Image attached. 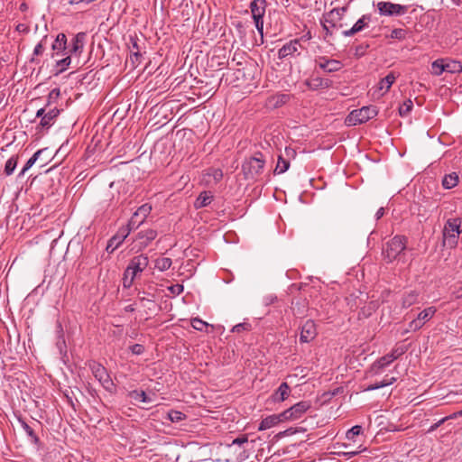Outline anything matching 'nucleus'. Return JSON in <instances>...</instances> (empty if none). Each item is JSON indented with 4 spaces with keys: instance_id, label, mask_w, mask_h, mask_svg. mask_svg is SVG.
<instances>
[{
    "instance_id": "obj_18",
    "label": "nucleus",
    "mask_w": 462,
    "mask_h": 462,
    "mask_svg": "<svg viewBox=\"0 0 462 462\" xmlns=\"http://www.w3.org/2000/svg\"><path fill=\"white\" fill-rule=\"evenodd\" d=\"M86 33L84 32H79L77 33L72 41H71V47L69 51V54H81L84 48V42H85Z\"/></svg>"
},
{
    "instance_id": "obj_37",
    "label": "nucleus",
    "mask_w": 462,
    "mask_h": 462,
    "mask_svg": "<svg viewBox=\"0 0 462 462\" xmlns=\"http://www.w3.org/2000/svg\"><path fill=\"white\" fill-rule=\"evenodd\" d=\"M172 264V261L169 257H161L155 260V268L161 272L167 271Z\"/></svg>"
},
{
    "instance_id": "obj_36",
    "label": "nucleus",
    "mask_w": 462,
    "mask_h": 462,
    "mask_svg": "<svg viewBox=\"0 0 462 462\" xmlns=\"http://www.w3.org/2000/svg\"><path fill=\"white\" fill-rule=\"evenodd\" d=\"M446 224L451 228L452 232H455L458 236L462 233V218H449Z\"/></svg>"
},
{
    "instance_id": "obj_46",
    "label": "nucleus",
    "mask_w": 462,
    "mask_h": 462,
    "mask_svg": "<svg viewBox=\"0 0 462 462\" xmlns=\"http://www.w3.org/2000/svg\"><path fill=\"white\" fill-rule=\"evenodd\" d=\"M406 349L405 348H402V347H397V348H394L391 351V353L387 354V356H389L390 358V361H392V363L396 360L399 356H401L402 355H403L405 353Z\"/></svg>"
},
{
    "instance_id": "obj_27",
    "label": "nucleus",
    "mask_w": 462,
    "mask_h": 462,
    "mask_svg": "<svg viewBox=\"0 0 462 462\" xmlns=\"http://www.w3.org/2000/svg\"><path fill=\"white\" fill-rule=\"evenodd\" d=\"M396 76L393 72H390L387 76L383 78L378 84V89L383 90V94L389 91L392 85L395 82Z\"/></svg>"
},
{
    "instance_id": "obj_12",
    "label": "nucleus",
    "mask_w": 462,
    "mask_h": 462,
    "mask_svg": "<svg viewBox=\"0 0 462 462\" xmlns=\"http://www.w3.org/2000/svg\"><path fill=\"white\" fill-rule=\"evenodd\" d=\"M317 336L316 324L312 319L306 320L300 328V341L301 343H309Z\"/></svg>"
},
{
    "instance_id": "obj_51",
    "label": "nucleus",
    "mask_w": 462,
    "mask_h": 462,
    "mask_svg": "<svg viewBox=\"0 0 462 462\" xmlns=\"http://www.w3.org/2000/svg\"><path fill=\"white\" fill-rule=\"evenodd\" d=\"M305 431V429L303 428H289L278 434V436L284 437V436H291L297 432H303Z\"/></svg>"
},
{
    "instance_id": "obj_56",
    "label": "nucleus",
    "mask_w": 462,
    "mask_h": 462,
    "mask_svg": "<svg viewBox=\"0 0 462 462\" xmlns=\"http://www.w3.org/2000/svg\"><path fill=\"white\" fill-rule=\"evenodd\" d=\"M451 297L454 300H458L462 298V286L454 287L451 291Z\"/></svg>"
},
{
    "instance_id": "obj_39",
    "label": "nucleus",
    "mask_w": 462,
    "mask_h": 462,
    "mask_svg": "<svg viewBox=\"0 0 462 462\" xmlns=\"http://www.w3.org/2000/svg\"><path fill=\"white\" fill-rule=\"evenodd\" d=\"M70 63H71V58H70L69 55H68L67 57H65V58H63V59H61L60 60H57V62H56V67H57L56 75L64 72L69 68Z\"/></svg>"
},
{
    "instance_id": "obj_42",
    "label": "nucleus",
    "mask_w": 462,
    "mask_h": 462,
    "mask_svg": "<svg viewBox=\"0 0 462 462\" xmlns=\"http://www.w3.org/2000/svg\"><path fill=\"white\" fill-rule=\"evenodd\" d=\"M18 158L15 156H12L10 159L7 160L5 166V172L6 175H11L17 165Z\"/></svg>"
},
{
    "instance_id": "obj_57",
    "label": "nucleus",
    "mask_w": 462,
    "mask_h": 462,
    "mask_svg": "<svg viewBox=\"0 0 462 462\" xmlns=\"http://www.w3.org/2000/svg\"><path fill=\"white\" fill-rule=\"evenodd\" d=\"M248 441V439L245 435L242 436V437H239V438H236L233 440L232 444L233 445H238V446H241L242 444H245Z\"/></svg>"
},
{
    "instance_id": "obj_15",
    "label": "nucleus",
    "mask_w": 462,
    "mask_h": 462,
    "mask_svg": "<svg viewBox=\"0 0 462 462\" xmlns=\"http://www.w3.org/2000/svg\"><path fill=\"white\" fill-rule=\"evenodd\" d=\"M310 90L328 88L332 86V80L321 77H315L307 79L304 83Z\"/></svg>"
},
{
    "instance_id": "obj_20",
    "label": "nucleus",
    "mask_w": 462,
    "mask_h": 462,
    "mask_svg": "<svg viewBox=\"0 0 462 462\" xmlns=\"http://www.w3.org/2000/svg\"><path fill=\"white\" fill-rule=\"evenodd\" d=\"M458 235L455 232L451 231V228L448 226L447 224L444 226L443 229V239L444 245H448L450 248H455L458 243Z\"/></svg>"
},
{
    "instance_id": "obj_45",
    "label": "nucleus",
    "mask_w": 462,
    "mask_h": 462,
    "mask_svg": "<svg viewBox=\"0 0 462 462\" xmlns=\"http://www.w3.org/2000/svg\"><path fill=\"white\" fill-rule=\"evenodd\" d=\"M191 326L198 331H204L208 327V324L199 318H194L191 319Z\"/></svg>"
},
{
    "instance_id": "obj_3",
    "label": "nucleus",
    "mask_w": 462,
    "mask_h": 462,
    "mask_svg": "<svg viewBox=\"0 0 462 462\" xmlns=\"http://www.w3.org/2000/svg\"><path fill=\"white\" fill-rule=\"evenodd\" d=\"M408 239L404 236L397 235L389 240L383 248L384 258L388 262H393L401 254L405 249Z\"/></svg>"
},
{
    "instance_id": "obj_5",
    "label": "nucleus",
    "mask_w": 462,
    "mask_h": 462,
    "mask_svg": "<svg viewBox=\"0 0 462 462\" xmlns=\"http://www.w3.org/2000/svg\"><path fill=\"white\" fill-rule=\"evenodd\" d=\"M345 10V8H334L323 15L320 23L323 30L326 32V37L333 34V29L337 28V22L341 20Z\"/></svg>"
},
{
    "instance_id": "obj_41",
    "label": "nucleus",
    "mask_w": 462,
    "mask_h": 462,
    "mask_svg": "<svg viewBox=\"0 0 462 462\" xmlns=\"http://www.w3.org/2000/svg\"><path fill=\"white\" fill-rule=\"evenodd\" d=\"M413 107V103L411 99H407L399 107V114L402 117L407 116Z\"/></svg>"
},
{
    "instance_id": "obj_1",
    "label": "nucleus",
    "mask_w": 462,
    "mask_h": 462,
    "mask_svg": "<svg viewBox=\"0 0 462 462\" xmlns=\"http://www.w3.org/2000/svg\"><path fill=\"white\" fill-rule=\"evenodd\" d=\"M377 114L378 109L375 106H365L351 111L346 118V124L349 126L361 125L375 117Z\"/></svg>"
},
{
    "instance_id": "obj_21",
    "label": "nucleus",
    "mask_w": 462,
    "mask_h": 462,
    "mask_svg": "<svg viewBox=\"0 0 462 462\" xmlns=\"http://www.w3.org/2000/svg\"><path fill=\"white\" fill-rule=\"evenodd\" d=\"M130 48V61L132 63L133 68L138 67L143 59V55L141 53V49L135 40L132 39V45Z\"/></svg>"
},
{
    "instance_id": "obj_34",
    "label": "nucleus",
    "mask_w": 462,
    "mask_h": 462,
    "mask_svg": "<svg viewBox=\"0 0 462 462\" xmlns=\"http://www.w3.org/2000/svg\"><path fill=\"white\" fill-rule=\"evenodd\" d=\"M436 311H437V310L435 307H429V308L424 309L422 311H420L418 314L417 318L425 324L426 322H428L429 320H430L433 318Z\"/></svg>"
},
{
    "instance_id": "obj_2",
    "label": "nucleus",
    "mask_w": 462,
    "mask_h": 462,
    "mask_svg": "<svg viewBox=\"0 0 462 462\" xmlns=\"http://www.w3.org/2000/svg\"><path fill=\"white\" fill-rule=\"evenodd\" d=\"M265 160L261 152L255 153L254 156L245 161L242 164V171L245 180L255 179L260 175L264 168Z\"/></svg>"
},
{
    "instance_id": "obj_50",
    "label": "nucleus",
    "mask_w": 462,
    "mask_h": 462,
    "mask_svg": "<svg viewBox=\"0 0 462 462\" xmlns=\"http://www.w3.org/2000/svg\"><path fill=\"white\" fill-rule=\"evenodd\" d=\"M357 297L354 295H350L346 298L347 305L349 306L350 310H354L359 307L360 300H357Z\"/></svg>"
},
{
    "instance_id": "obj_23",
    "label": "nucleus",
    "mask_w": 462,
    "mask_h": 462,
    "mask_svg": "<svg viewBox=\"0 0 462 462\" xmlns=\"http://www.w3.org/2000/svg\"><path fill=\"white\" fill-rule=\"evenodd\" d=\"M51 49L56 51V54H65L67 50V37L64 33H59L51 45Z\"/></svg>"
},
{
    "instance_id": "obj_47",
    "label": "nucleus",
    "mask_w": 462,
    "mask_h": 462,
    "mask_svg": "<svg viewBox=\"0 0 462 462\" xmlns=\"http://www.w3.org/2000/svg\"><path fill=\"white\" fill-rule=\"evenodd\" d=\"M406 37V32L403 29L396 28L391 32V38L397 40H404Z\"/></svg>"
},
{
    "instance_id": "obj_29",
    "label": "nucleus",
    "mask_w": 462,
    "mask_h": 462,
    "mask_svg": "<svg viewBox=\"0 0 462 462\" xmlns=\"http://www.w3.org/2000/svg\"><path fill=\"white\" fill-rule=\"evenodd\" d=\"M418 292L416 291H411L405 293L402 299V307L407 309L414 305L418 300Z\"/></svg>"
},
{
    "instance_id": "obj_49",
    "label": "nucleus",
    "mask_w": 462,
    "mask_h": 462,
    "mask_svg": "<svg viewBox=\"0 0 462 462\" xmlns=\"http://www.w3.org/2000/svg\"><path fill=\"white\" fill-rule=\"evenodd\" d=\"M134 279L135 278L134 276L125 272L122 279L123 287L125 289L130 288L133 285Z\"/></svg>"
},
{
    "instance_id": "obj_38",
    "label": "nucleus",
    "mask_w": 462,
    "mask_h": 462,
    "mask_svg": "<svg viewBox=\"0 0 462 462\" xmlns=\"http://www.w3.org/2000/svg\"><path fill=\"white\" fill-rule=\"evenodd\" d=\"M290 167V162L283 159L281 155L278 158L277 165L274 169V173L282 174L284 173Z\"/></svg>"
},
{
    "instance_id": "obj_25",
    "label": "nucleus",
    "mask_w": 462,
    "mask_h": 462,
    "mask_svg": "<svg viewBox=\"0 0 462 462\" xmlns=\"http://www.w3.org/2000/svg\"><path fill=\"white\" fill-rule=\"evenodd\" d=\"M156 236L157 231L153 229L140 231L137 235V238L142 240L141 244L143 247L147 246Z\"/></svg>"
},
{
    "instance_id": "obj_33",
    "label": "nucleus",
    "mask_w": 462,
    "mask_h": 462,
    "mask_svg": "<svg viewBox=\"0 0 462 462\" xmlns=\"http://www.w3.org/2000/svg\"><path fill=\"white\" fill-rule=\"evenodd\" d=\"M458 182V176L456 172H452L450 174H447L444 176L442 180V186L447 189H452L457 186Z\"/></svg>"
},
{
    "instance_id": "obj_52",
    "label": "nucleus",
    "mask_w": 462,
    "mask_h": 462,
    "mask_svg": "<svg viewBox=\"0 0 462 462\" xmlns=\"http://www.w3.org/2000/svg\"><path fill=\"white\" fill-rule=\"evenodd\" d=\"M424 323L418 318L414 319L409 323V330L416 331L423 327Z\"/></svg>"
},
{
    "instance_id": "obj_54",
    "label": "nucleus",
    "mask_w": 462,
    "mask_h": 462,
    "mask_svg": "<svg viewBox=\"0 0 462 462\" xmlns=\"http://www.w3.org/2000/svg\"><path fill=\"white\" fill-rule=\"evenodd\" d=\"M216 181H219L223 178V171L221 169H210L208 172Z\"/></svg>"
},
{
    "instance_id": "obj_6",
    "label": "nucleus",
    "mask_w": 462,
    "mask_h": 462,
    "mask_svg": "<svg viewBox=\"0 0 462 462\" xmlns=\"http://www.w3.org/2000/svg\"><path fill=\"white\" fill-rule=\"evenodd\" d=\"M89 368L95 376V378L101 383V385L107 391H111L114 383L111 380L106 369L101 364L97 362H91Z\"/></svg>"
},
{
    "instance_id": "obj_26",
    "label": "nucleus",
    "mask_w": 462,
    "mask_h": 462,
    "mask_svg": "<svg viewBox=\"0 0 462 462\" xmlns=\"http://www.w3.org/2000/svg\"><path fill=\"white\" fill-rule=\"evenodd\" d=\"M212 199H213V195L210 191H203L197 198V199L194 203V207L197 209L207 207L208 205H209L211 203Z\"/></svg>"
},
{
    "instance_id": "obj_14",
    "label": "nucleus",
    "mask_w": 462,
    "mask_h": 462,
    "mask_svg": "<svg viewBox=\"0 0 462 462\" xmlns=\"http://www.w3.org/2000/svg\"><path fill=\"white\" fill-rule=\"evenodd\" d=\"M370 22L371 14H364L349 30H346L342 33L345 37L353 36L354 34L363 31Z\"/></svg>"
},
{
    "instance_id": "obj_30",
    "label": "nucleus",
    "mask_w": 462,
    "mask_h": 462,
    "mask_svg": "<svg viewBox=\"0 0 462 462\" xmlns=\"http://www.w3.org/2000/svg\"><path fill=\"white\" fill-rule=\"evenodd\" d=\"M60 111L57 108L50 110L41 119L40 125L42 127H50L54 119L59 116Z\"/></svg>"
},
{
    "instance_id": "obj_58",
    "label": "nucleus",
    "mask_w": 462,
    "mask_h": 462,
    "mask_svg": "<svg viewBox=\"0 0 462 462\" xmlns=\"http://www.w3.org/2000/svg\"><path fill=\"white\" fill-rule=\"evenodd\" d=\"M15 30H16L17 32H24V33H26V32H28L29 28H28V26H27L26 24H24V23H19V24H17V25H16Z\"/></svg>"
},
{
    "instance_id": "obj_7",
    "label": "nucleus",
    "mask_w": 462,
    "mask_h": 462,
    "mask_svg": "<svg viewBox=\"0 0 462 462\" xmlns=\"http://www.w3.org/2000/svg\"><path fill=\"white\" fill-rule=\"evenodd\" d=\"M149 264V259L145 254H139L133 257L126 269L125 273L131 274L135 279L141 275V273L146 269Z\"/></svg>"
},
{
    "instance_id": "obj_55",
    "label": "nucleus",
    "mask_w": 462,
    "mask_h": 462,
    "mask_svg": "<svg viewBox=\"0 0 462 462\" xmlns=\"http://www.w3.org/2000/svg\"><path fill=\"white\" fill-rule=\"evenodd\" d=\"M130 350L134 355H142L144 352V346L141 344H134L130 346Z\"/></svg>"
},
{
    "instance_id": "obj_32",
    "label": "nucleus",
    "mask_w": 462,
    "mask_h": 462,
    "mask_svg": "<svg viewBox=\"0 0 462 462\" xmlns=\"http://www.w3.org/2000/svg\"><path fill=\"white\" fill-rule=\"evenodd\" d=\"M48 35H45L41 42L34 47L31 62L39 63V60L35 59V56L42 55L45 51V45L47 43Z\"/></svg>"
},
{
    "instance_id": "obj_31",
    "label": "nucleus",
    "mask_w": 462,
    "mask_h": 462,
    "mask_svg": "<svg viewBox=\"0 0 462 462\" xmlns=\"http://www.w3.org/2000/svg\"><path fill=\"white\" fill-rule=\"evenodd\" d=\"M394 382H396V378L392 376V377H389L388 375H385V377L380 381V382H377V383H372V384H369L365 389V391H374V390H377L379 388H383V387H385V386H388V385H391L393 384Z\"/></svg>"
},
{
    "instance_id": "obj_10",
    "label": "nucleus",
    "mask_w": 462,
    "mask_h": 462,
    "mask_svg": "<svg viewBox=\"0 0 462 462\" xmlns=\"http://www.w3.org/2000/svg\"><path fill=\"white\" fill-rule=\"evenodd\" d=\"M316 64L320 69L326 73H333L339 71L344 64L342 61L334 59H328L326 56H319L315 60Z\"/></svg>"
},
{
    "instance_id": "obj_64",
    "label": "nucleus",
    "mask_w": 462,
    "mask_h": 462,
    "mask_svg": "<svg viewBox=\"0 0 462 462\" xmlns=\"http://www.w3.org/2000/svg\"><path fill=\"white\" fill-rule=\"evenodd\" d=\"M20 11L25 12L28 9V5L26 3H22L19 6Z\"/></svg>"
},
{
    "instance_id": "obj_63",
    "label": "nucleus",
    "mask_w": 462,
    "mask_h": 462,
    "mask_svg": "<svg viewBox=\"0 0 462 462\" xmlns=\"http://www.w3.org/2000/svg\"><path fill=\"white\" fill-rule=\"evenodd\" d=\"M45 109L44 108H41L37 111L36 113V117H40L41 119L42 118V116L45 115Z\"/></svg>"
},
{
    "instance_id": "obj_61",
    "label": "nucleus",
    "mask_w": 462,
    "mask_h": 462,
    "mask_svg": "<svg viewBox=\"0 0 462 462\" xmlns=\"http://www.w3.org/2000/svg\"><path fill=\"white\" fill-rule=\"evenodd\" d=\"M171 289L173 292H177L178 294H180L183 291V286L177 284L175 286H172Z\"/></svg>"
},
{
    "instance_id": "obj_17",
    "label": "nucleus",
    "mask_w": 462,
    "mask_h": 462,
    "mask_svg": "<svg viewBox=\"0 0 462 462\" xmlns=\"http://www.w3.org/2000/svg\"><path fill=\"white\" fill-rule=\"evenodd\" d=\"M19 422L21 423V426L23 430L25 431L27 437L30 439V441L36 446L37 449H40L42 447V442L38 437V435L35 433L32 427H31L22 418L18 419Z\"/></svg>"
},
{
    "instance_id": "obj_24",
    "label": "nucleus",
    "mask_w": 462,
    "mask_h": 462,
    "mask_svg": "<svg viewBox=\"0 0 462 462\" xmlns=\"http://www.w3.org/2000/svg\"><path fill=\"white\" fill-rule=\"evenodd\" d=\"M127 235L128 232L123 230L120 234H117L110 238L106 245V251L110 253L114 252V250L123 243Z\"/></svg>"
},
{
    "instance_id": "obj_48",
    "label": "nucleus",
    "mask_w": 462,
    "mask_h": 462,
    "mask_svg": "<svg viewBox=\"0 0 462 462\" xmlns=\"http://www.w3.org/2000/svg\"><path fill=\"white\" fill-rule=\"evenodd\" d=\"M445 63H446V61L444 60H437L432 62V69H433V72L437 76H439L443 73V72H440V70H441V67H444Z\"/></svg>"
},
{
    "instance_id": "obj_13",
    "label": "nucleus",
    "mask_w": 462,
    "mask_h": 462,
    "mask_svg": "<svg viewBox=\"0 0 462 462\" xmlns=\"http://www.w3.org/2000/svg\"><path fill=\"white\" fill-rule=\"evenodd\" d=\"M300 39H294L290 41L289 42L285 43L279 51H278V58L280 60L285 59L290 56H293L295 53L298 55L300 54L298 52L299 49L301 47L300 45Z\"/></svg>"
},
{
    "instance_id": "obj_16",
    "label": "nucleus",
    "mask_w": 462,
    "mask_h": 462,
    "mask_svg": "<svg viewBox=\"0 0 462 462\" xmlns=\"http://www.w3.org/2000/svg\"><path fill=\"white\" fill-rule=\"evenodd\" d=\"M282 421H286L285 419L282 417V412L280 414H273L270 416H267L266 418L263 419L258 426V430H266L268 429H271L274 427L275 425L279 424Z\"/></svg>"
},
{
    "instance_id": "obj_9",
    "label": "nucleus",
    "mask_w": 462,
    "mask_h": 462,
    "mask_svg": "<svg viewBox=\"0 0 462 462\" xmlns=\"http://www.w3.org/2000/svg\"><path fill=\"white\" fill-rule=\"evenodd\" d=\"M377 9L381 15L393 16L402 15L407 12V6L391 2H378Z\"/></svg>"
},
{
    "instance_id": "obj_22",
    "label": "nucleus",
    "mask_w": 462,
    "mask_h": 462,
    "mask_svg": "<svg viewBox=\"0 0 462 462\" xmlns=\"http://www.w3.org/2000/svg\"><path fill=\"white\" fill-rule=\"evenodd\" d=\"M392 363L387 355L382 356L376 360L370 367L369 373L373 375H377L383 372V370Z\"/></svg>"
},
{
    "instance_id": "obj_28",
    "label": "nucleus",
    "mask_w": 462,
    "mask_h": 462,
    "mask_svg": "<svg viewBox=\"0 0 462 462\" xmlns=\"http://www.w3.org/2000/svg\"><path fill=\"white\" fill-rule=\"evenodd\" d=\"M449 72V73H460L462 72V63L458 60H447L444 67H441L440 72Z\"/></svg>"
},
{
    "instance_id": "obj_59",
    "label": "nucleus",
    "mask_w": 462,
    "mask_h": 462,
    "mask_svg": "<svg viewBox=\"0 0 462 462\" xmlns=\"http://www.w3.org/2000/svg\"><path fill=\"white\" fill-rule=\"evenodd\" d=\"M60 95V88H53L50 94H49V98L51 99V98H58Z\"/></svg>"
},
{
    "instance_id": "obj_8",
    "label": "nucleus",
    "mask_w": 462,
    "mask_h": 462,
    "mask_svg": "<svg viewBox=\"0 0 462 462\" xmlns=\"http://www.w3.org/2000/svg\"><path fill=\"white\" fill-rule=\"evenodd\" d=\"M311 408V403L309 401H301L291 406V408L282 412V417L285 420H295L307 412Z\"/></svg>"
},
{
    "instance_id": "obj_4",
    "label": "nucleus",
    "mask_w": 462,
    "mask_h": 462,
    "mask_svg": "<svg viewBox=\"0 0 462 462\" xmlns=\"http://www.w3.org/2000/svg\"><path fill=\"white\" fill-rule=\"evenodd\" d=\"M266 6V0H253L249 5L256 30L261 35L263 33V16L265 14Z\"/></svg>"
},
{
    "instance_id": "obj_62",
    "label": "nucleus",
    "mask_w": 462,
    "mask_h": 462,
    "mask_svg": "<svg viewBox=\"0 0 462 462\" xmlns=\"http://www.w3.org/2000/svg\"><path fill=\"white\" fill-rule=\"evenodd\" d=\"M383 215H384V208L382 207L376 211L375 217H376V219H380Z\"/></svg>"
},
{
    "instance_id": "obj_35",
    "label": "nucleus",
    "mask_w": 462,
    "mask_h": 462,
    "mask_svg": "<svg viewBox=\"0 0 462 462\" xmlns=\"http://www.w3.org/2000/svg\"><path fill=\"white\" fill-rule=\"evenodd\" d=\"M128 396L136 401L141 402H150L151 399L146 395L144 391H138L134 390L128 393Z\"/></svg>"
},
{
    "instance_id": "obj_43",
    "label": "nucleus",
    "mask_w": 462,
    "mask_h": 462,
    "mask_svg": "<svg viewBox=\"0 0 462 462\" xmlns=\"http://www.w3.org/2000/svg\"><path fill=\"white\" fill-rule=\"evenodd\" d=\"M42 150L37 151L24 164L23 168L20 172V176L23 175L37 161L39 155L42 153Z\"/></svg>"
},
{
    "instance_id": "obj_40",
    "label": "nucleus",
    "mask_w": 462,
    "mask_h": 462,
    "mask_svg": "<svg viewBox=\"0 0 462 462\" xmlns=\"http://www.w3.org/2000/svg\"><path fill=\"white\" fill-rule=\"evenodd\" d=\"M167 417L171 422H180L186 419V415L183 412L176 410L169 411Z\"/></svg>"
},
{
    "instance_id": "obj_11",
    "label": "nucleus",
    "mask_w": 462,
    "mask_h": 462,
    "mask_svg": "<svg viewBox=\"0 0 462 462\" xmlns=\"http://www.w3.org/2000/svg\"><path fill=\"white\" fill-rule=\"evenodd\" d=\"M151 211L152 206L149 204H143L139 207L129 221V228H137L144 221Z\"/></svg>"
},
{
    "instance_id": "obj_44",
    "label": "nucleus",
    "mask_w": 462,
    "mask_h": 462,
    "mask_svg": "<svg viewBox=\"0 0 462 462\" xmlns=\"http://www.w3.org/2000/svg\"><path fill=\"white\" fill-rule=\"evenodd\" d=\"M362 433V427L360 425H355L346 433V438L348 440L355 441V438Z\"/></svg>"
},
{
    "instance_id": "obj_19",
    "label": "nucleus",
    "mask_w": 462,
    "mask_h": 462,
    "mask_svg": "<svg viewBox=\"0 0 462 462\" xmlns=\"http://www.w3.org/2000/svg\"><path fill=\"white\" fill-rule=\"evenodd\" d=\"M291 393V388L285 382L282 383L278 389L272 394L274 402H281L286 400Z\"/></svg>"
},
{
    "instance_id": "obj_53",
    "label": "nucleus",
    "mask_w": 462,
    "mask_h": 462,
    "mask_svg": "<svg viewBox=\"0 0 462 462\" xmlns=\"http://www.w3.org/2000/svg\"><path fill=\"white\" fill-rule=\"evenodd\" d=\"M251 329V325L249 323H239L236 326L233 327L232 328V332H236V333H240L242 331H245V330H250Z\"/></svg>"
},
{
    "instance_id": "obj_60",
    "label": "nucleus",
    "mask_w": 462,
    "mask_h": 462,
    "mask_svg": "<svg viewBox=\"0 0 462 462\" xmlns=\"http://www.w3.org/2000/svg\"><path fill=\"white\" fill-rule=\"evenodd\" d=\"M445 420H446V418H443L440 420H439L438 422L431 425L430 428L429 429V432L436 430L445 421Z\"/></svg>"
}]
</instances>
